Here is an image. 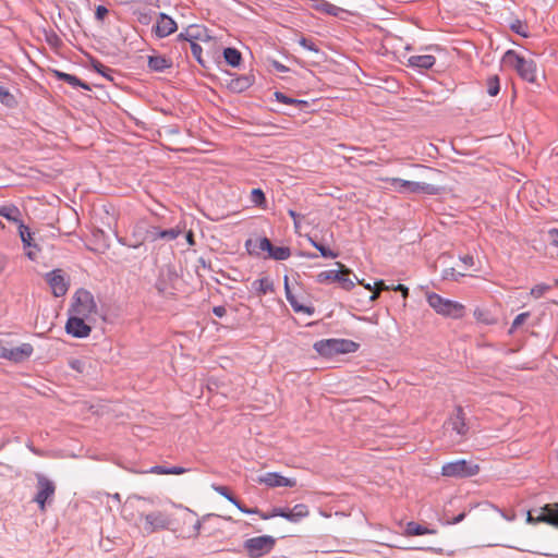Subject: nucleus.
<instances>
[{"label": "nucleus", "mask_w": 558, "mask_h": 558, "mask_svg": "<svg viewBox=\"0 0 558 558\" xmlns=\"http://www.w3.org/2000/svg\"><path fill=\"white\" fill-rule=\"evenodd\" d=\"M227 75L232 76L226 81V87L234 94H241L247 90L255 83V75L252 73L235 75L225 71Z\"/></svg>", "instance_id": "obj_17"}, {"label": "nucleus", "mask_w": 558, "mask_h": 558, "mask_svg": "<svg viewBox=\"0 0 558 558\" xmlns=\"http://www.w3.org/2000/svg\"><path fill=\"white\" fill-rule=\"evenodd\" d=\"M284 293L288 302L290 303L291 307L295 313H304L307 315H313L315 312V308L313 306H307L304 304L299 303L295 295L292 293L291 288L289 286V277L284 276Z\"/></svg>", "instance_id": "obj_24"}, {"label": "nucleus", "mask_w": 558, "mask_h": 558, "mask_svg": "<svg viewBox=\"0 0 558 558\" xmlns=\"http://www.w3.org/2000/svg\"><path fill=\"white\" fill-rule=\"evenodd\" d=\"M19 235L23 243L24 248L33 247L37 251H40L39 245L35 242L34 232L31 231V228L24 223V221L20 222L17 226Z\"/></svg>", "instance_id": "obj_30"}, {"label": "nucleus", "mask_w": 558, "mask_h": 558, "mask_svg": "<svg viewBox=\"0 0 558 558\" xmlns=\"http://www.w3.org/2000/svg\"><path fill=\"white\" fill-rule=\"evenodd\" d=\"M558 517V502L547 504L539 509H534L527 512L526 521L529 523H547L551 525L549 520Z\"/></svg>", "instance_id": "obj_16"}, {"label": "nucleus", "mask_w": 558, "mask_h": 558, "mask_svg": "<svg viewBox=\"0 0 558 558\" xmlns=\"http://www.w3.org/2000/svg\"><path fill=\"white\" fill-rule=\"evenodd\" d=\"M46 41L50 47L56 49L60 48L63 45L62 39L53 31H51L50 33H46Z\"/></svg>", "instance_id": "obj_50"}, {"label": "nucleus", "mask_w": 558, "mask_h": 558, "mask_svg": "<svg viewBox=\"0 0 558 558\" xmlns=\"http://www.w3.org/2000/svg\"><path fill=\"white\" fill-rule=\"evenodd\" d=\"M375 284L377 288H379V290H383V291L401 292L404 300L409 296V288L402 283H398L396 286L395 284L388 286V284H386L385 280L380 279V280L375 281Z\"/></svg>", "instance_id": "obj_39"}, {"label": "nucleus", "mask_w": 558, "mask_h": 558, "mask_svg": "<svg viewBox=\"0 0 558 558\" xmlns=\"http://www.w3.org/2000/svg\"><path fill=\"white\" fill-rule=\"evenodd\" d=\"M51 73L56 80L68 83L73 88L80 87V88H83L88 92L92 90V87L88 83L81 80L80 77H77L74 74H69V73L62 72L60 70H51Z\"/></svg>", "instance_id": "obj_23"}, {"label": "nucleus", "mask_w": 558, "mask_h": 558, "mask_svg": "<svg viewBox=\"0 0 558 558\" xmlns=\"http://www.w3.org/2000/svg\"><path fill=\"white\" fill-rule=\"evenodd\" d=\"M222 57L225 59V62L232 68H239L243 62L241 51L234 47L223 48Z\"/></svg>", "instance_id": "obj_31"}, {"label": "nucleus", "mask_w": 558, "mask_h": 558, "mask_svg": "<svg viewBox=\"0 0 558 558\" xmlns=\"http://www.w3.org/2000/svg\"><path fill=\"white\" fill-rule=\"evenodd\" d=\"M502 62L506 66L513 69L523 81L539 85L537 64L533 59H525L515 50L509 49L505 52Z\"/></svg>", "instance_id": "obj_2"}, {"label": "nucleus", "mask_w": 558, "mask_h": 558, "mask_svg": "<svg viewBox=\"0 0 558 558\" xmlns=\"http://www.w3.org/2000/svg\"><path fill=\"white\" fill-rule=\"evenodd\" d=\"M252 288L258 296L275 292L274 282L268 277L253 281Z\"/></svg>", "instance_id": "obj_33"}, {"label": "nucleus", "mask_w": 558, "mask_h": 558, "mask_svg": "<svg viewBox=\"0 0 558 558\" xmlns=\"http://www.w3.org/2000/svg\"><path fill=\"white\" fill-rule=\"evenodd\" d=\"M109 14V10L102 5V4H99L96 7L95 9V19L98 21V22H104L105 19L108 16Z\"/></svg>", "instance_id": "obj_56"}, {"label": "nucleus", "mask_w": 558, "mask_h": 558, "mask_svg": "<svg viewBox=\"0 0 558 558\" xmlns=\"http://www.w3.org/2000/svg\"><path fill=\"white\" fill-rule=\"evenodd\" d=\"M352 277H353L352 279L355 281V283L363 286L366 290H374L375 288H377L375 283H374V286H372L371 283H366L364 279L360 280L354 272H353Z\"/></svg>", "instance_id": "obj_61"}, {"label": "nucleus", "mask_w": 558, "mask_h": 558, "mask_svg": "<svg viewBox=\"0 0 558 558\" xmlns=\"http://www.w3.org/2000/svg\"><path fill=\"white\" fill-rule=\"evenodd\" d=\"M478 472V465L468 460H458L447 463L442 466V474L445 476H471Z\"/></svg>", "instance_id": "obj_15"}, {"label": "nucleus", "mask_w": 558, "mask_h": 558, "mask_svg": "<svg viewBox=\"0 0 558 558\" xmlns=\"http://www.w3.org/2000/svg\"><path fill=\"white\" fill-rule=\"evenodd\" d=\"M294 107H296L299 111L307 112V109L310 108V102L307 100L296 99Z\"/></svg>", "instance_id": "obj_60"}, {"label": "nucleus", "mask_w": 558, "mask_h": 558, "mask_svg": "<svg viewBox=\"0 0 558 558\" xmlns=\"http://www.w3.org/2000/svg\"><path fill=\"white\" fill-rule=\"evenodd\" d=\"M390 185L399 193L437 195L442 190L439 186L428 183L408 181L399 178L387 179Z\"/></svg>", "instance_id": "obj_9"}, {"label": "nucleus", "mask_w": 558, "mask_h": 558, "mask_svg": "<svg viewBox=\"0 0 558 558\" xmlns=\"http://www.w3.org/2000/svg\"><path fill=\"white\" fill-rule=\"evenodd\" d=\"M251 202L257 207L265 208L267 198L264 191L259 187L253 189L251 191Z\"/></svg>", "instance_id": "obj_42"}, {"label": "nucleus", "mask_w": 558, "mask_h": 558, "mask_svg": "<svg viewBox=\"0 0 558 558\" xmlns=\"http://www.w3.org/2000/svg\"><path fill=\"white\" fill-rule=\"evenodd\" d=\"M37 493L34 501L38 505L41 512L46 511L47 504H50L56 494V484L44 474H37Z\"/></svg>", "instance_id": "obj_11"}, {"label": "nucleus", "mask_w": 558, "mask_h": 558, "mask_svg": "<svg viewBox=\"0 0 558 558\" xmlns=\"http://www.w3.org/2000/svg\"><path fill=\"white\" fill-rule=\"evenodd\" d=\"M550 289L551 287L547 283H538L531 289V295L535 299H539Z\"/></svg>", "instance_id": "obj_51"}, {"label": "nucleus", "mask_w": 558, "mask_h": 558, "mask_svg": "<svg viewBox=\"0 0 558 558\" xmlns=\"http://www.w3.org/2000/svg\"><path fill=\"white\" fill-rule=\"evenodd\" d=\"M177 268L172 264L163 265L158 272L155 289L162 298H173L175 295V283L179 280Z\"/></svg>", "instance_id": "obj_7"}, {"label": "nucleus", "mask_w": 558, "mask_h": 558, "mask_svg": "<svg viewBox=\"0 0 558 558\" xmlns=\"http://www.w3.org/2000/svg\"><path fill=\"white\" fill-rule=\"evenodd\" d=\"M473 316L476 319V322L485 325L497 324V318L490 313L489 310L484 307H476L473 312Z\"/></svg>", "instance_id": "obj_37"}, {"label": "nucleus", "mask_w": 558, "mask_h": 558, "mask_svg": "<svg viewBox=\"0 0 558 558\" xmlns=\"http://www.w3.org/2000/svg\"><path fill=\"white\" fill-rule=\"evenodd\" d=\"M263 520H268L272 517L283 518L292 523H296L302 519L310 515V509L304 504H298L293 508H274L271 514L258 513Z\"/></svg>", "instance_id": "obj_13"}, {"label": "nucleus", "mask_w": 558, "mask_h": 558, "mask_svg": "<svg viewBox=\"0 0 558 558\" xmlns=\"http://www.w3.org/2000/svg\"><path fill=\"white\" fill-rule=\"evenodd\" d=\"M202 33H205V26L192 24L186 27V35L192 38V41L202 39Z\"/></svg>", "instance_id": "obj_47"}, {"label": "nucleus", "mask_w": 558, "mask_h": 558, "mask_svg": "<svg viewBox=\"0 0 558 558\" xmlns=\"http://www.w3.org/2000/svg\"><path fill=\"white\" fill-rule=\"evenodd\" d=\"M275 545V537L270 535H263L246 539L243 547L251 558H259L270 553Z\"/></svg>", "instance_id": "obj_10"}, {"label": "nucleus", "mask_w": 558, "mask_h": 558, "mask_svg": "<svg viewBox=\"0 0 558 558\" xmlns=\"http://www.w3.org/2000/svg\"><path fill=\"white\" fill-rule=\"evenodd\" d=\"M530 316H531L530 312H524V313H521V314L517 315L515 318L513 319L512 324H511V327L508 330V335H513L514 331L519 327H521L526 322V319Z\"/></svg>", "instance_id": "obj_48"}, {"label": "nucleus", "mask_w": 558, "mask_h": 558, "mask_svg": "<svg viewBox=\"0 0 558 558\" xmlns=\"http://www.w3.org/2000/svg\"><path fill=\"white\" fill-rule=\"evenodd\" d=\"M187 471V469L182 466H172L167 468L165 465H156L151 468L150 472L156 474H167V475H180Z\"/></svg>", "instance_id": "obj_40"}, {"label": "nucleus", "mask_w": 558, "mask_h": 558, "mask_svg": "<svg viewBox=\"0 0 558 558\" xmlns=\"http://www.w3.org/2000/svg\"><path fill=\"white\" fill-rule=\"evenodd\" d=\"M313 8L322 13L331 15V16H339L340 13H343L344 10L336 7L335 4L326 1V0H315V3L313 4Z\"/></svg>", "instance_id": "obj_34"}, {"label": "nucleus", "mask_w": 558, "mask_h": 558, "mask_svg": "<svg viewBox=\"0 0 558 558\" xmlns=\"http://www.w3.org/2000/svg\"><path fill=\"white\" fill-rule=\"evenodd\" d=\"M259 482L266 484L269 487H293L296 484L294 478L284 477L278 473H267L259 478Z\"/></svg>", "instance_id": "obj_25"}, {"label": "nucleus", "mask_w": 558, "mask_h": 558, "mask_svg": "<svg viewBox=\"0 0 558 558\" xmlns=\"http://www.w3.org/2000/svg\"><path fill=\"white\" fill-rule=\"evenodd\" d=\"M299 44L310 51L319 52L318 46L311 38L301 37Z\"/></svg>", "instance_id": "obj_55"}, {"label": "nucleus", "mask_w": 558, "mask_h": 558, "mask_svg": "<svg viewBox=\"0 0 558 558\" xmlns=\"http://www.w3.org/2000/svg\"><path fill=\"white\" fill-rule=\"evenodd\" d=\"M153 500L140 496L129 497L122 506V518L145 534H153L168 530L170 526L169 517L162 511H149Z\"/></svg>", "instance_id": "obj_1"}, {"label": "nucleus", "mask_w": 558, "mask_h": 558, "mask_svg": "<svg viewBox=\"0 0 558 558\" xmlns=\"http://www.w3.org/2000/svg\"><path fill=\"white\" fill-rule=\"evenodd\" d=\"M178 29L177 22L168 14L160 12L151 32L157 38H165L175 33Z\"/></svg>", "instance_id": "obj_18"}, {"label": "nucleus", "mask_w": 558, "mask_h": 558, "mask_svg": "<svg viewBox=\"0 0 558 558\" xmlns=\"http://www.w3.org/2000/svg\"><path fill=\"white\" fill-rule=\"evenodd\" d=\"M190 47H191L192 56L195 58L197 63L204 69H209V66L207 65V62L205 61V59L202 56V52H203L202 46L194 41V43H192V45Z\"/></svg>", "instance_id": "obj_46"}, {"label": "nucleus", "mask_w": 558, "mask_h": 558, "mask_svg": "<svg viewBox=\"0 0 558 558\" xmlns=\"http://www.w3.org/2000/svg\"><path fill=\"white\" fill-rule=\"evenodd\" d=\"M461 277H464V274L458 272L454 268H446L442 270L441 278L442 280H452L459 281Z\"/></svg>", "instance_id": "obj_52"}, {"label": "nucleus", "mask_w": 558, "mask_h": 558, "mask_svg": "<svg viewBox=\"0 0 558 558\" xmlns=\"http://www.w3.org/2000/svg\"><path fill=\"white\" fill-rule=\"evenodd\" d=\"M213 314L219 318L223 317L227 314V310L222 305L214 306Z\"/></svg>", "instance_id": "obj_63"}, {"label": "nucleus", "mask_w": 558, "mask_h": 558, "mask_svg": "<svg viewBox=\"0 0 558 558\" xmlns=\"http://www.w3.org/2000/svg\"><path fill=\"white\" fill-rule=\"evenodd\" d=\"M270 65L277 71V72H289L290 69L286 66L284 64L280 63L277 60H270Z\"/></svg>", "instance_id": "obj_58"}, {"label": "nucleus", "mask_w": 558, "mask_h": 558, "mask_svg": "<svg viewBox=\"0 0 558 558\" xmlns=\"http://www.w3.org/2000/svg\"><path fill=\"white\" fill-rule=\"evenodd\" d=\"M68 365L71 369H73L74 372L82 374V375L87 374V368L89 366L85 359H76V357H71L68 361Z\"/></svg>", "instance_id": "obj_41"}, {"label": "nucleus", "mask_w": 558, "mask_h": 558, "mask_svg": "<svg viewBox=\"0 0 558 558\" xmlns=\"http://www.w3.org/2000/svg\"><path fill=\"white\" fill-rule=\"evenodd\" d=\"M89 318L69 313L68 320L65 323V332L74 338H86L92 332V326L86 320Z\"/></svg>", "instance_id": "obj_14"}, {"label": "nucleus", "mask_w": 558, "mask_h": 558, "mask_svg": "<svg viewBox=\"0 0 558 558\" xmlns=\"http://www.w3.org/2000/svg\"><path fill=\"white\" fill-rule=\"evenodd\" d=\"M0 102L9 109L19 107L16 97L4 86H0Z\"/></svg>", "instance_id": "obj_38"}, {"label": "nucleus", "mask_w": 558, "mask_h": 558, "mask_svg": "<svg viewBox=\"0 0 558 558\" xmlns=\"http://www.w3.org/2000/svg\"><path fill=\"white\" fill-rule=\"evenodd\" d=\"M445 426L457 432V434L460 436H464L469 432V425L465 422V413L461 405H457L454 408L453 413L445 423Z\"/></svg>", "instance_id": "obj_19"}, {"label": "nucleus", "mask_w": 558, "mask_h": 558, "mask_svg": "<svg viewBox=\"0 0 558 558\" xmlns=\"http://www.w3.org/2000/svg\"><path fill=\"white\" fill-rule=\"evenodd\" d=\"M404 533L407 536H418L426 534L434 535L437 533V531L435 529H428L416 522L411 521L407 524Z\"/></svg>", "instance_id": "obj_36"}, {"label": "nucleus", "mask_w": 558, "mask_h": 558, "mask_svg": "<svg viewBox=\"0 0 558 558\" xmlns=\"http://www.w3.org/2000/svg\"><path fill=\"white\" fill-rule=\"evenodd\" d=\"M44 279L56 298H61L69 291L70 276L61 268L46 272Z\"/></svg>", "instance_id": "obj_12"}, {"label": "nucleus", "mask_w": 558, "mask_h": 558, "mask_svg": "<svg viewBox=\"0 0 558 558\" xmlns=\"http://www.w3.org/2000/svg\"><path fill=\"white\" fill-rule=\"evenodd\" d=\"M336 265L338 269L319 272L316 276V282L320 284L337 282L344 291H352L355 287V281L351 278L353 270L341 262H337Z\"/></svg>", "instance_id": "obj_5"}, {"label": "nucleus", "mask_w": 558, "mask_h": 558, "mask_svg": "<svg viewBox=\"0 0 558 558\" xmlns=\"http://www.w3.org/2000/svg\"><path fill=\"white\" fill-rule=\"evenodd\" d=\"M316 250L319 252V255L324 258L335 259L340 255L339 251L331 250L330 246L323 243V241H319V244L317 245Z\"/></svg>", "instance_id": "obj_45"}, {"label": "nucleus", "mask_w": 558, "mask_h": 558, "mask_svg": "<svg viewBox=\"0 0 558 558\" xmlns=\"http://www.w3.org/2000/svg\"><path fill=\"white\" fill-rule=\"evenodd\" d=\"M426 300L428 305L439 315L460 319L465 315V306L457 301L442 298L435 292H427Z\"/></svg>", "instance_id": "obj_4"}, {"label": "nucleus", "mask_w": 558, "mask_h": 558, "mask_svg": "<svg viewBox=\"0 0 558 558\" xmlns=\"http://www.w3.org/2000/svg\"><path fill=\"white\" fill-rule=\"evenodd\" d=\"M288 215L293 219L294 227L299 228L301 218H303V216L293 209H289Z\"/></svg>", "instance_id": "obj_59"}, {"label": "nucleus", "mask_w": 558, "mask_h": 558, "mask_svg": "<svg viewBox=\"0 0 558 558\" xmlns=\"http://www.w3.org/2000/svg\"><path fill=\"white\" fill-rule=\"evenodd\" d=\"M274 97H275V99L277 101H279L281 104H284V105H289V106H294L295 105V100H296V98L290 97V96H288L284 93L279 92V90H276L274 93Z\"/></svg>", "instance_id": "obj_53"}, {"label": "nucleus", "mask_w": 558, "mask_h": 558, "mask_svg": "<svg viewBox=\"0 0 558 558\" xmlns=\"http://www.w3.org/2000/svg\"><path fill=\"white\" fill-rule=\"evenodd\" d=\"M196 514L186 509L185 514L183 515V523L187 524L186 529L182 527L180 530V536L183 538H196L199 535L202 522L195 518Z\"/></svg>", "instance_id": "obj_20"}, {"label": "nucleus", "mask_w": 558, "mask_h": 558, "mask_svg": "<svg viewBox=\"0 0 558 558\" xmlns=\"http://www.w3.org/2000/svg\"><path fill=\"white\" fill-rule=\"evenodd\" d=\"M147 227L145 226H142V225H136L134 227V230L132 232V236H131V240L129 241V243H134L135 241H138L141 238H144V230L146 229ZM124 240L125 243H128L126 239L122 238Z\"/></svg>", "instance_id": "obj_54"}, {"label": "nucleus", "mask_w": 558, "mask_h": 558, "mask_svg": "<svg viewBox=\"0 0 558 558\" xmlns=\"http://www.w3.org/2000/svg\"><path fill=\"white\" fill-rule=\"evenodd\" d=\"M460 260L469 267L474 265V257L470 254L460 257Z\"/></svg>", "instance_id": "obj_64"}, {"label": "nucleus", "mask_w": 558, "mask_h": 558, "mask_svg": "<svg viewBox=\"0 0 558 558\" xmlns=\"http://www.w3.org/2000/svg\"><path fill=\"white\" fill-rule=\"evenodd\" d=\"M487 93L489 96H497L500 92V80L498 75H492L487 78Z\"/></svg>", "instance_id": "obj_43"}, {"label": "nucleus", "mask_w": 558, "mask_h": 558, "mask_svg": "<svg viewBox=\"0 0 558 558\" xmlns=\"http://www.w3.org/2000/svg\"><path fill=\"white\" fill-rule=\"evenodd\" d=\"M549 242L551 245L558 247V229L553 228L548 231Z\"/></svg>", "instance_id": "obj_57"}, {"label": "nucleus", "mask_w": 558, "mask_h": 558, "mask_svg": "<svg viewBox=\"0 0 558 558\" xmlns=\"http://www.w3.org/2000/svg\"><path fill=\"white\" fill-rule=\"evenodd\" d=\"M269 244V239L267 236L257 235L255 238H250L245 241V250L248 255L263 258L264 254L267 252V247Z\"/></svg>", "instance_id": "obj_21"}, {"label": "nucleus", "mask_w": 558, "mask_h": 558, "mask_svg": "<svg viewBox=\"0 0 558 558\" xmlns=\"http://www.w3.org/2000/svg\"><path fill=\"white\" fill-rule=\"evenodd\" d=\"M268 246L266 254L263 256L265 259L286 260L291 256V248L289 246H276L270 240Z\"/></svg>", "instance_id": "obj_27"}, {"label": "nucleus", "mask_w": 558, "mask_h": 558, "mask_svg": "<svg viewBox=\"0 0 558 558\" xmlns=\"http://www.w3.org/2000/svg\"><path fill=\"white\" fill-rule=\"evenodd\" d=\"M173 62L171 58H167L162 54H154L148 56L147 58V66L153 72H165L168 69H171Z\"/></svg>", "instance_id": "obj_26"}, {"label": "nucleus", "mask_w": 558, "mask_h": 558, "mask_svg": "<svg viewBox=\"0 0 558 558\" xmlns=\"http://www.w3.org/2000/svg\"><path fill=\"white\" fill-rule=\"evenodd\" d=\"M34 348L29 343H23L16 348H7L5 359L14 363H22L31 357Z\"/></svg>", "instance_id": "obj_22"}, {"label": "nucleus", "mask_w": 558, "mask_h": 558, "mask_svg": "<svg viewBox=\"0 0 558 558\" xmlns=\"http://www.w3.org/2000/svg\"><path fill=\"white\" fill-rule=\"evenodd\" d=\"M323 357H332L338 354L354 353L360 349V343L349 339H323L313 345Z\"/></svg>", "instance_id": "obj_3"}, {"label": "nucleus", "mask_w": 558, "mask_h": 558, "mask_svg": "<svg viewBox=\"0 0 558 558\" xmlns=\"http://www.w3.org/2000/svg\"><path fill=\"white\" fill-rule=\"evenodd\" d=\"M69 313L89 318L90 314L97 313V304L90 291L80 288L72 298Z\"/></svg>", "instance_id": "obj_8"}, {"label": "nucleus", "mask_w": 558, "mask_h": 558, "mask_svg": "<svg viewBox=\"0 0 558 558\" xmlns=\"http://www.w3.org/2000/svg\"><path fill=\"white\" fill-rule=\"evenodd\" d=\"M214 490H216L221 496L226 497L230 502H232L241 512L243 513H259L257 508L248 509L242 506L232 495L229 494V489L226 486H217L213 485Z\"/></svg>", "instance_id": "obj_32"}, {"label": "nucleus", "mask_w": 558, "mask_h": 558, "mask_svg": "<svg viewBox=\"0 0 558 558\" xmlns=\"http://www.w3.org/2000/svg\"><path fill=\"white\" fill-rule=\"evenodd\" d=\"M153 11H134V15L136 16V21L142 25H149L153 21Z\"/></svg>", "instance_id": "obj_49"}, {"label": "nucleus", "mask_w": 558, "mask_h": 558, "mask_svg": "<svg viewBox=\"0 0 558 558\" xmlns=\"http://www.w3.org/2000/svg\"><path fill=\"white\" fill-rule=\"evenodd\" d=\"M319 241H323V243L329 245L330 242H333L335 239H333V232L332 231H328L326 233H323L320 236H319Z\"/></svg>", "instance_id": "obj_62"}, {"label": "nucleus", "mask_w": 558, "mask_h": 558, "mask_svg": "<svg viewBox=\"0 0 558 558\" xmlns=\"http://www.w3.org/2000/svg\"><path fill=\"white\" fill-rule=\"evenodd\" d=\"M436 63V58L432 54L411 56L408 59V65L422 70H429Z\"/></svg>", "instance_id": "obj_29"}, {"label": "nucleus", "mask_w": 558, "mask_h": 558, "mask_svg": "<svg viewBox=\"0 0 558 558\" xmlns=\"http://www.w3.org/2000/svg\"><path fill=\"white\" fill-rule=\"evenodd\" d=\"M510 29L520 35L523 38H527L530 36L527 32V24L525 22H522L521 20L517 19L510 24Z\"/></svg>", "instance_id": "obj_44"}, {"label": "nucleus", "mask_w": 558, "mask_h": 558, "mask_svg": "<svg viewBox=\"0 0 558 558\" xmlns=\"http://www.w3.org/2000/svg\"><path fill=\"white\" fill-rule=\"evenodd\" d=\"M183 231V228L177 226L170 229H161L158 226H147L144 230V238H141L134 243H125L123 239H119V243L126 245L132 248H137L144 244L145 241L155 242L157 240H163L167 242L175 240Z\"/></svg>", "instance_id": "obj_6"}, {"label": "nucleus", "mask_w": 558, "mask_h": 558, "mask_svg": "<svg viewBox=\"0 0 558 558\" xmlns=\"http://www.w3.org/2000/svg\"><path fill=\"white\" fill-rule=\"evenodd\" d=\"M89 68L96 73L104 76L106 80L110 82H114L113 74L117 73L114 69H111L104 63H101L97 58L88 54Z\"/></svg>", "instance_id": "obj_28"}, {"label": "nucleus", "mask_w": 558, "mask_h": 558, "mask_svg": "<svg viewBox=\"0 0 558 558\" xmlns=\"http://www.w3.org/2000/svg\"><path fill=\"white\" fill-rule=\"evenodd\" d=\"M0 216L4 217L8 221L20 225L23 220L21 219V211L15 205L0 206Z\"/></svg>", "instance_id": "obj_35"}]
</instances>
